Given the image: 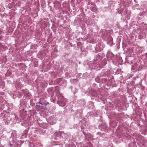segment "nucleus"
<instances>
[{"label":"nucleus","mask_w":147,"mask_h":147,"mask_svg":"<svg viewBox=\"0 0 147 147\" xmlns=\"http://www.w3.org/2000/svg\"><path fill=\"white\" fill-rule=\"evenodd\" d=\"M108 55L107 54V57H108Z\"/></svg>","instance_id":"nucleus-3"},{"label":"nucleus","mask_w":147,"mask_h":147,"mask_svg":"<svg viewBox=\"0 0 147 147\" xmlns=\"http://www.w3.org/2000/svg\"><path fill=\"white\" fill-rule=\"evenodd\" d=\"M111 55H113V54H112V53H111Z\"/></svg>","instance_id":"nucleus-4"},{"label":"nucleus","mask_w":147,"mask_h":147,"mask_svg":"<svg viewBox=\"0 0 147 147\" xmlns=\"http://www.w3.org/2000/svg\"><path fill=\"white\" fill-rule=\"evenodd\" d=\"M60 106H63L65 105V103L61 101H59L58 102Z\"/></svg>","instance_id":"nucleus-1"},{"label":"nucleus","mask_w":147,"mask_h":147,"mask_svg":"<svg viewBox=\"0 0 147 147\" xmlns=\"http://www.w3.org/2000/svg\"><path fill=\"white\" fill-rule=\"evenodd\" d=\"M38 103H39V104H41L40 103V101H39V102H38Z\"/></svg>","instance_id":"nucleus-2"}]
</instances>
